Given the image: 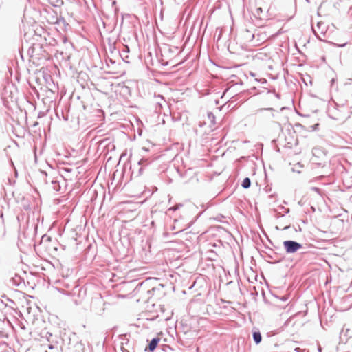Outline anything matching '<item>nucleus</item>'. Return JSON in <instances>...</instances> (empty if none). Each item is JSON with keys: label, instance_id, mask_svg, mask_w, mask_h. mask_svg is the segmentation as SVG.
Here are the masks:
<instances>
[{"label": "nucleus", "instance_id": "f257e3e1", "mask_svg": "<svg viewBox=\"0 0 352 352\" xmlns=\"http://www.w3.org/2000/svg\"><path fill=\"white\" fill-rule=\"evenodd\" d=\"M57 282L67 289H69L70 287L72 288V291L65 290L61 287L57 288V289L63 294L68 296H75L76 294H78V296L80 297L82 296H85L86 294V289L77 286L75 282H72V283L66 282V278L58 280Z\"/></svg>", "mask_w": 352, "mask_h": 352}, {"label": "nucleus", "instance_id": "f03ea898", "mask_svg": "<svg viewBox=\"0 0 352 352\" xmlns=\"http://www.w3.org/2000/svg\"><path fill=\"white\" fill-rule=\"evenodd\" d=\"M283 248L287 254H294L302 248V245L296 241L286 240L283 242Z\"/></svg>", "mask_w": 352, "mask_h": 352}, {"label": "nucleus", "instance_id": "7ed1b4c3", "mask_svg": "<svg viewBox=\"0 0 352 352\" xmlns=\"http://www.w3.org/2000/svg\"><path fill=\"white\" fill-rule=\"evenodd\" d=\"M46 12L50 15L49 16V19H48V21L50 23H52V24H60V22H65L64 17H63L61 16H58L56 11H55L54 10L51 8L50 10H46Z\"/></svg>", "mask_w": 352, "mask_h": 352}, {"label": "nucleus", "instance_id": "20e7f679", "mask_svg": "<svg viewBox=\"0 0 352 352\" xmlns=\"http://www.w3.org/2000/svg\"><path fill=\"white\" fill-rule=\"evenodd\" d=\"M153 160V159L151 160L149 157H142L138 162V166H140L138 175H142L144 168L151 164Z\"/></svg>", "mask_w": 352, "mask_h": 352}, {"label": "nucleus", "instance_id": "39448f33", "mask_svg": "<svg viewBox=\"0 0 352 352\" xmlns=\"http://www.w3.org/2000/svg\"><path fill=\"white\" fill-rule=\"evenodd\" d=\"M160 340V338L157 336L152 338L151 341L148 342V346L146 347L145 351L148 350V352H153L158 346Z\"/></svg>", "mask_w": 352, "mask_h": 352}, {"label": "nucleus", "instance_id": "423d86ee", "mask_svg": "<svg viewBox=\"0 0 352 352\" xmlns=\"http://www.w3.org/2000/svg\"><path fill=\"white\" fill-rule=\"evenodd\" d=\"M269 250L271 251V253H267V256L269 258L274 259V261L273 262V263H278L283 260L284 256H282L280 255V254L277 253V252H274L273 250L270 248H269Z\"/></svg>", "mask_w": 352, "mask_h": 352}, {"label": "nucleus", "instance_id": "0eeeda50", "mask_svg": "<svg viewBox=\"0 0 352 352\" xmlns=\"http://www.w3.org/2000/svg\"><path fill=\"white\" fill-rule=\"evenodd\" d=\"M164 287V285L163 284H159L157 286L153 287L151 289H148L147 293L153 292V295H156L157 297H160L165 294V292H163Z\"/></svg>", "mask_w": 352, "mask_h": 352}, {"label": "nucleus", "instance_id": "6e6552de", "mask_svg": "<svg viewBox=\"0 0 352 352\" xmlns=\"http://www.w3.org/2000/svg\"><path fill=\"white\" fill-rule=\"evenodd\" d=\"M252 338H253V340L256 344H260L262 341L261 333L259 331V330H258V329L253 330Z\"/></svg>", "mask_w": 352, "mask_h": 352}, {"label": "nucleus", "instance_id": "1a4fd4ad", "mask_svg": "<svg viewBox=\"0 0 352 352\" xmlns=\"http://www.w3.org/2000/svg\"><path fill=\"white\" fill-rule=\"evenodd\" d=\"M207 117L210 126H214L215 124V116L214 113L211 111H209L207 113Z\"/></svg>", "mask_w": 352, "mask_h": 352}, {"label": "nucleus", "instance_id": "9d476101", "mask_svg": "<svg viewBox=\"0 0 352 352\" xmlns=\"http://www.w3.org/2000/svg\"><path fill=\"white\" fill-rule=\"evenodd\" d=\"M241 186L245 189L249 188L251 186L250 179L249 177L244 178L241 183Z\"/></svg>", "mask_w": 352, "mask_h": 352}, {"label": "nucleus", "instance_id": "9b49d317", "mask_svg": "<svg viewBox=\"0 0 352 352\" xmlns=\"http://www.w3.org/2000/svg\"><path fill=\"white\" fill-rule=\"evenodd\" d=\"M50 3L53 7H60L63 5V0H50Z\"/></svg>", "mask_w": 352, "mask_h": 352}, {"label": "nucleus", "instance_id": "f8f14e48", "mask_svg": "<svg viewBox=\"0 0 352 352\" xmlns=\"http://www.w3.org/2000/svg\"><path fill=\"white\" fill-rule=\"evenodd\" d=\"M336 107H338L346 108V109L349 110V114L348 115V116L346 117V119L349 118H350V116H351V115H352V107H349L345 106L344 104L339 105V104H338L337 103H336Z\"/></svg>", "mask_w": 352, "mask_h": 352}, {"label": "nucleus", "instance_id": "ddd939ff", "mask_svg": "<svg viewBox=\"0 0 352 352\" xmlns=\"http://www.w3.org/2000/svg\"><path fill=\"white\" fill-rule=\"evenodd\" d=\"M182 206H183V204H175V205H174V206H173L170 207V208H168V211H170V210H172V211H176V210H179V209L181 207H182Z\"/></svg>", "mask_w": 352, "mask_h": 352}, {"label": "nucleus", "instance_id": "4468645a", "mask_svg": "<svg viewBox=\"0 0 352 352\" xmlns=\"http://www.w3.org/2000/svg\"><path fill=\"white\" fill-rule=\"evenodd\" d=\"M72 273V270L67 269L65 272H62V276L63 278H67Z\"/></svg>", "mask_w": 352, "mask_h": 352}, {"label": "nucleus", "instance_id": "2eb2a0df", "mask_svg": "<svg viewBox=\"0 0 352 352\" xmlns=\"http://www.w3.org/2000/svg\"><path fill=\"white\" fill-rule=\"evenodd\" d=\"M273 296L274 297L277 298H279L280 300H282L283 302H286L288 300V298H289L287 295H284V296H283L281 297H279V296H278L277 295H275V294H273Z\"/></svg>", "mask_w": 352, "mask_h": 352}, {"label": "nucleus", "instance_id": "dca6fc26", "mask_svg": "<svg viewBox=\"0 0 352 352\" xmlns=\"http://www.w3.org/2000/svg\"><path fill=\"white\" fill-rule=\"evenodd\" d=\"M126 53H122V52L121 53H120V56L121 57V58L126 63H129V61L126 60V58H128L129 56L128 55H125Z\"/></svg>", "mask_w": 352, "mask_h": 352}, {"label": "nucleus", "instance_id": "f3484780", "mask_svg": "<svg viewBox=\"0 0 352 352\" xmlns=\"http://www.w3.org/2000/svg\"><path fill=\"white\" fill-rule=\"evenodd\" d=\"M320 124L318 123H316L314 125H311L309 126L310 128V131H317L318 129V127H319Z\"/></svg>", "mask_w": 352, "mask_h": 352}, {"label": "nucleus", "instance_id": "a211bd4d", "mask_svg": "<svg viewBox=\"0 0 352 352\" xmlns=\"http://www.w3.org/2000/svg\"><path fill=\"white\" fill-rule=\"evenodd\" d=\"M52 184H54V185H57L58 188L56 186H54V188L55 190L58 191V190L60 188V186L58 184V182L56 180H52Z\"/></svg>", "mask_w": 352, "mask_h": 352}, {"label": "nucleus", "instance_id": "6ab92c4d", "mask_svg": "<svg viewBox=\"0 0 352 352\" xmlns=\"http://www.w3.org/2000/svg\"><path fill=\"white\" fill-rule=\"evenodd\" d=\"M351 179L350 181H349V182H348L347 180L344 182V185H345L348 188H351V187L352 186V177H351Z\"/></svg>", "mask_w": 352, "mask_h": 352}, {"label": "nucleus", "instance_id": "aec40b11", "mask_svg": "<svg viewBox=\"0 0 352 352\" xmlns=\"http://www.w3.org/2000/svg\"><path fill=\"white\" fill-rule=\"evenodd\" d=\"M273 210H274V212L276 213L275 217H276V218H278H278H281V217H284V214H281L280 212H278L276 209H274Z\"/></svg>", "mask_w": 352, "mask_h": 352}, {"label": "nucleus", "instance_id": "412c9836", "mask_svg": "<svg viewBox=\"0 0 352 352\" xmlns=\"http://www.w3.org/2000/svg\"><path fill=\"white\" fill-rule=\"evenodd\" d=\"M279 208L280 210H283L285 214H288L290 212V210H289V208H285V207H284L283 206H280Z\"/></svg>", "mask_w": 352, "mask_h": 352}, {"label": "nucleus", "instance_id": "4be33fe9", "mask_svg": "<svg viewBox=\"0 0 352 352\" xmlns=\"http://www.w3.org/2000/svg\"><path fill=\"white\" fill-rule=\"evenodd\" d=\"M124 16H126L129 17V16H130V14H121V23H120V26H122V25H123Z\"/></svg>", "mask_w": 352, "mask_h": 352}, {"label": "nucleus", "instance_id": "5701e85b", "mask_svg": "<svg viewBox=\"0 0 352 352\" xmlns=\"http://www.w3.org/2000/svg\"><path fill=\"white\" fill-rule=\"evenodd\" d=\"M106 63L107 65L109 64V63H111V64H115L116 63V61L115 60H113L112 58L108 57L106 59Z\"/></svg>", "mask_w": 352, "mask_h": 352}, {"label": "nucleus", "instance_id": "b1692460", "mask_svg": "<svg viewBox=\"0 0 352 352\" xmlns=\"http://www.w3.org/2000/svg\"><path fill=\"white\" fill-rule=\"evenodd\" d=\"M263 12L262 8H257L256 10V13L258 16L259 18H261L260 14Z\"/></svg>", "mask_w": 352, "mask_h": 352}, {"label": "nucleus", "instance_id": "393cba45", "mask_svg": "<svg viewBox=\"0 0 352 352\" xmlns=\"http://www.w3.org/2000/svg\"><path fill=\"white\" fill-rule=\"evenodd\" d=\"M130 51V49H129V47L128 45H124V49L122 50V53H128Z\"/></svg>", "mask_w": 352, "mask_h": 352}, {"label": "nucleus", "instance_id": "a878e982", "mask_svg": "<svg viewBox=\"0 0 352 352\" xmlns=\"http://www.w3.org/2000/svg\"><path fill=\"white\" fill-rule=\"evenodd\" d=\"M254 80L257 81V82H260L261 83H266L267 82V80L265 78H261V79L255 78Z\"/></svg>", "mask_w": 352, "mask_h": 352}, {"label": "nucleus", "instance_id": "bb28decb", "mask_svg": "<svg viewBox=\"0 0 352 352\" xmlns=\"http://www.w3.org/2000/svg\"><path fill=\"white\" fill-rule=\"evenodd\" d=\"M313 163L317 164L318 166H324L325 165L323 164L321 162H318V161H315V160H313Z\"/></svg>", "mask_w": 352, "mask_h": 352}, {"label": "nucleus", "instance_id": "cd10ccee", "mask_svg": "<svg viewBox=\"0 0 352 352\" xmlns=\"http://www.w3.org/2000/svg\"><path fill=\"white\" fill-rule=\"evenodd\" d=\"M311 190L313 191H315L317 193H320V189L319 188H318V187H312Z\"/></svg>", "mask_w": 352, "mask_h": 352}, {"label": "nucleus", "instance_id": "c85d7f7f", "mask_svg": "<svg viewBox=\"0 0 352 352\" xmlns=\"http://www.w3.org/2000/svg\"><path fill=\"white\" fill-rule=\"evenodd\" d=\"M114 12H115V15L117 16L118 14V12H119V8L118 7H115L114 8Z\"/></svg>", "mask_w": 352, "mask_h": 352}, {"label": "nucleus", "instance_id": "c756f323", "mask_svg": "<svg viewBox=\"0 0 352 352\" xmlns=\"http://www.w3.org/2000/svg\"><path fill=\"white\" fill-rule=\"evenodd\" d=\"M166 348H168V349H171V348H170L168 345H166V344L163 345V346H162V349L163 351H166Z\"/></svg>", "mask_w": 352, "mask_h": 352}, {"label": "nucleus", "instance_id": "7c9ffc66", "mask_svg": "<svg viewBox=\"0 0 352 352\" xmlns=\"http://www.w3.org/2000/svg\"><path fill=\"white\" fill-rule=\"evenodd\" d=\"M8 88H9V87L6 88V90H5V93L3 94V97H4V98H7V99H8V97H7V93H8Z\"/></svg>", "mask_w": 352, "mask_h": 352}, {"label": "nucleus", "instance_id": "2f4dec72", "mask_svg": "<svg viewBox=\"0 0 352 352\" xmlns=\"http://www.w3.org/2000/svg\"><path fill=\"white\" fill-rule=\"evenodd\" d=\"M168 50H169L170 52H175V51H177L178 50V47H174L173 50L171 49V48H169Z\"/></svg>", "mask_w": 352, "mask_h": 352}, {"label": "nucleus", "instance_id": "473e14b6", "mask_svg": "<svg viewBox=\"0 0 352 352\" xmlns=\"http://www.w3.org/2000/svg\"><path fill=\"white\" fill-rule=\"evenodd\" d=\"M294 351H296V352H302V349H301L299 347L295 348Z\"/></svg>", "mask_w": 352, "mask_h": 352}, {"label": "nucleus", "instance_id": "72a5a7b5", "mask_svg": "<svg viewBox=\"0 0 352 352\" xmlns=\"http://www.w3.org/2000/svg\"><path fill=\"white\" fill-rule=\"evenodd\" d=\"M116 3H117L116 1L113 0L111 3L112 7H114V8L116 7Z\"/></svg>", "mask_w": 352, "mask_h": 352}, {"label": "nucleus", "instance_id": "f704fd0d", "mask_svg": "<svg viewBox=\"0 0 352 352\" xmlns=\"http://www.w3.org/2000/svg\"><path fill=\"white\" fill-rule=\"evenodd\" d=\"M13 283L16 285V286L19 285V283H16V278H12Z\"/></svg>", "mask_w": 352, "mask_h": 352}, {"label": "nucleus", "instance_id": "c9c22d12", "mask_svg": "<svg viewBox=\"0 0 352 352\" xmlns=\"http://www.w3.org/2000/svg\"><path fill=\"white\" fill-rule=\"evenodd\" d=\"M295 230H296V231H300V232H301V230H302L301 227H300V226H298V228H295Z\"/></svg>", "mask_w": 352, "mask_h": 352}, {"label": "nucleus", "instance_id": "e433bc0d", "mask_svg": "<svg viewBox=\"0 0 352 352\" xmlns=\"http://www.w3.org/2000/svg\"><path fill=\"white\" fill-rule=\"evenodd\" d=\"M229 90V88H227L225 89V91H223L222 96H221V98H223V96L226 94V93Z\"/></svg>", "mask_w": 352, "mask_h": 352}, {"label": "nucleus", "instance_id": "4c0bfd02", "mask_svg": "<svg viewBox=\"0 0 352 352\" xmlns=\"http://www.w3.org/2000/svg\"><path fill=\"white\" fill-rule=\"evenodd\" d=\"M346 45V43H343V44L338 45V46L339 47H344Z\"/></svg>", "mask_w": 352, "mask_h": 352}, {"label": "nucleus", "instance_id": "58836bf2", "mask_svg": "<svg viewBox=\"0 0 352 352\" xmlns=\"http://www.w3.org/2000/svg\"><path fill=\"white\" fill-rule=\"evenodd\" d=\"M122 352H129L128 350L125 349L123 346L121 348Z\"/></svg>", "mask_w": 352, "mask_h": 352}, {"label": "nucleus", "instance_id": "ea45409f", "mask_svg": "<svg viewBox=\"0 0 352 352\" xmlns=\"http://www.w3.org/2000/svg\"><path fill=\"white\" fill-rule=\"evenodd\" d=\"M289 228H290V226H286L285 227H284L283 230H288Z\"/></svg>", "mask_w": 352, "mask_h": 352}, {"label": "nucleus", "instance_id": "a19ab883", "mask_svg": "<svg viewBox=\"0 0 352 352\" xmlns=\"http://www.w3.org/2000/svg\"><path fill=\"white\" fill-rule=\"evenodd\" d=\"M65 170L67 171V172H71L72 169L66 168H65Z\"/></svg>", "mask_w": 352, "mask_h": 352}, {"label": "nucleus", "instance_id": "79ce46f5", "mask_svg": "<svg viewBox=\"0 0 352 352\" xmlns=\"http://www.w3.org/2000/svg\"><path fill=\"white\" fill-rule=\"evenodd\" d=\"M236 85H238V84H239V85H243V81H242V80H240L239 82H236Z\"/></svg>", "mask_w": 352, "mask_h": 352}, {"label": "nucleus", "instance_id": "37998d69", "mask_svg": "<svg viewBox=\"0 0 352 352\" xmlns=\"http://www.w3.org/2000/svg\"><path fill=\"white\" fill-rule=\"evenodd\" d=\"M334 82H335V78H332L331 80V85L334 83Z\"/></svg>", "mask_w": 352, "mask_h": 352}, {"label": "nucleus", "instance_id": "c03bdc74", "mask_svg": "<svg viewBox=\"0 0 352 352\" xmlns=\"http://www.w3.org/2000/svg\"><path fill=\"white\" fill-rule=\"evenodd\" d=\"M254 36H255V34H252L251 35V40H253L254 38Z\"/></svg>", "mask_w": 352, "mask_h": 352}, {"label": "nucleus", "instance_id": "a18cd8bd", "mask_svg": "<svg viewBox=\"0 0 352 352\" xmlns=\"http://www.w3.org/2000/svg\"><path fill=\"white\" fill-rule=\"evenodd\" d=\"M142 150H143V151H146V152L148 151V148H145V147H143V148H142Z\"/></svg>", "mask_w": 352, "mask_h": 352}, {"label": "nucleus", "instance_id": "49530a36", "mask_svg": "<svg viewBox=\"0 0 352 352\" xmlns=\"http://www.w3.org/2000/svg\"><path fill=\"white\" fill-rule=\"evenodd\" d=\"M250 75H251L252 76H253V77H254V76H255V74H254V73H253L252 72H250Z\"/></svg>", "mask_w": 352, "mask_h": 352}, {"label": "nucleus", "instance_id": "de8ad7c7", "mask_svg": "<svg viewBox=\"0 0 352 352\" xmlns=\"http://www.w3.org/2000/svg\"><path fill=\"white\" fill-rule=\"evenodd\" d=\"M162 64L164 66H166V65H168V62L162 63Z\"/></svg>", "mask_w": 352, "mask_h": 352}, {"label": "nucleus", "instance_id": "09e8293b", "mask_svg": "<svg viewBox=\"0 0 352 352\" xmlns=\"http://www.w3.org/2000/svg\"><path fill=\"white\" fill-rule=\"evenodd\" d=\"M276 96L278 98H280V94H276Z\"/></svg>", "mask_w": 352, "mask_h": 352}, {"label": "nucleus", "instance_id": "8fccbe9b", "mask_svg": "<svg viewBox=\"0 0 352 352\" xmlns=\"http://www.w3.org/2000/svg\"><path fill=\"white\" fill-rule=\"evenodd\" d=\"M74 302H75V303H76V305H78V304L79 303V302H78V300H76V299H75V300H74Z\"/></svg>", "mask_w": 352, "mask_h": 352}, {"label": "nucleus", "instance_id": "3c124183", "mask_svg": "<svg viewBox=\"0 0 352 352\" xmlns=\"http://www.w3.org/2000/svg\"><path fill=\"white\" fill-rule=\"evenodd\" d=\"M318 351L322 352V348L320 346L318 347Z\"/></svg>", "mask_w": 352, "mask_h": 352}, {"label": "nucleus", "instance_id": "603ef678", "mask_svg": "<svg viewBox=\"0 0 352 352\" xmlns=\"http://www.w3.org/2000/svg\"><path fill=\"white\" fill-rule=\"evenodd\" d=\"M296 126H299L302 127V125L301 124H296Z\"/></svg>", "mask_w": 352, "mask_h": 352}, {"label": "nucleus", "instance_id": "864d4df0", "mask_svg": "<svg viewBox=\"0 0 352 352\" xmlns=\"http://www.w3.org/2000/svg\"><path fill=\"white\" fill-rule=\"evenodd\" d=\"M266 109V110H270V111H271V110H273V109H272V108H267V109Z\"/></svg>", "mask_w": 352, "mask_h": 352}, {"label": "nucleus", "instance_id": "5fc2aeb1", "mask_svg": "<svg viewBox=\"0 0 352 352\" xmlns=\"http://www.w3.org/2000/svg\"><path fill=\"white\" fill-rule=\"evenodd\" d=\"M330 117H331L332 119H333V120H338V118H334V117H332V116H330Z\"/></svg>", "mask_w": 352, "mask_h": 352}, {"label": "nucleus", "instance_id": "6e6d98bb", "mask_svg": "<svg viewBox=\"0 0 352 352\" xmlns=\"http://www.w3.org/2000/svg\"><path fill=\"white\" fill-rule=\"evenodd\" d=\"M147 294H148V295H152V296H153V292H150V293H147Z\"/></svg>", "mask_w": 352, "mask_h": 352}, {"label": "nucleus", "instance_id": "4d7b16f0", "mask_svg": "<svg viewBox=\"0 0 352 352\" xmlns=\"http://www.w3.org/2000/svg\"><path fill=\"white\" fill-rule=\"evenodd\" d=\"M49 334V337H51L52 336V333H47Z\"/></svg>", "mask_w": 352, "mask_h": 352}, {"label": "nucleus", "instance_id": "13d9d810", "mask_svg": "<svg viewBox=\"0 0 352 352\" xmlns=\"http://www.w3.org/2000/svg\"><path fill=\"white\" fill-rule=\"evenodd\" d=\"M307 3H310V0H306Z\"/></svg>", "mask_w": 352, "mask_h": 352}, {"label": "nucleus", "instance_id": "bf43d9fd", "mask_svg": "<svg viewBox=\"0 0 352 352\" xmlns=\"http://www.w3.org/2000/svg\"><path fill=\"white\" fill-rule=\"evenodd\" d=\"M47 240H50V236H47Z\"/></svg>", "mask_w": 352, "mask_h": 352}, {"label": "nucleus", "instance_id": "052dcab7", "mask_svg": "<svg viewBox=\"0 0 352 352\" xmlns=\"http://www.w3.org/2000/svg\"><path fill=\"white\" fill-rule=\"evenodd\" d=\"M16 278L21 279L20 276H16Z\"/></svg>", "mask_w": 352, "mask_h": 352}]
</instances>
